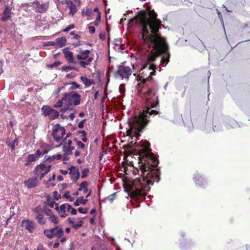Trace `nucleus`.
I'll return each mask as SVG.
<instances>
[{
    "instance_id": "obj_1",
    "label": "nucleus",
    "mask_w": 250,
    "mask_h": 250,
    "mask_svg": "<svg viewBox=\"0 0 250 250\" xmlns=\"http://www.w3.org/2000/svg\"><path fill=\"white\" fill-rule=\"evenodd\" d=\"M157 15L154 10L147 12L140 11L138 14L129 21V23L136 24L142 31L144 42L148 44L149 47L153 45V50L147 51L146 62L143 63L141 71L145 69L150 62H154L160 55H162L161 63L166 66L169 62L170 53L168 46L165 38L158 34L162 25L161 21L157 18Z\"/></svg>"
},
{
    "instance_id": "obj_2",
    "label": "nucleus",
    "mask_w": 250,
    "mask_h": 250,
    "mask_svg": "<svg viewBox=\"0 0 250 250\" xmlns=\"http://www.w3.org/2000/svg\"><path fill=\"white\" fill-rule=\"evenodd\" d=\"M150 146V143L146 141L142 143V148L138 150V167L134 169L133 174H140L141 177L134 179L130 186L131 197L145 199L146 192L150 190L153 182L160 180V171L157 167L159 162L151 152Z\"/></svg>"
},
{
    "instance_id": "obj_3",
    "label": "nucleus",
    "mask_w": 250,
    "mask_h": 250,
    "mask_svg": "<svg viewBox=\"0 0 250 250\" xmlns=\"http://www.w3.org/2000/svg\"><path fill=\"white\" fill-rule=\"evenodd\" d=\"M149 69L153 71L150 73L149 76L146 78L138 77L137 80L140 82L138 83V88H141L139 93L142 99L145 101L146 107L139 115L133 116L128 119V124L129 128L126 131V135L129 137L132 136L137 139L140 136L145 127L148 124L149 120L147 118L152 115H157L159 112L155 110H151V108H155L159 104L158 96L156 95L157 89L152 82V75H155L156 65L150 62Z\"/></svg>"
},
{
    "instance_id": "obj_4",
    "label": "nucleus",
    "mask_w": 250,
    "mask_h": 250,
    "mask_svg": "<svg viewBox=\"0 0 250 250\" xmlns=\"http://www.w3.org/2000/svg\"><path fill=\"white\" fill-rule=\"evenodd\" d=\"M90 51L84 50L79 48L76 50V58L78 65H80L83 68H85L87 66L90 65L94 58L90 56Z\"/></svg>"
},
{
    "instance_id": "obj_5",
    "label": "nucleus",
    "mask_w": 250,
    "mask_h": 250,
    "mask_svg": "<svg viewBox=\"0 0 250 250\" xmlns=\"http://www.w3.org/2000/svg\"><path fill=\"white\" fill-rule=\"evenodd\" d=\"M62 100L66 107H64L61 109L62 111L65 112L69 109V106L77 105L80 104L81 96L75 91H71L69 93H65L62 97Z\"/></svg>"
},
{
    "instance_id": "obj_6",
    "label": "nucleus",
    "mask_w": 250,
    "mask_h": 250,
    "mask_svg": "<svg viewBox=\"0 0 250 250\" xmlns=\"http://www.w3.org/2000/svg\"><path fill=\"white\" fill-rule=\"evenodd\" d=\"M65 134V129L64 127L61 126L60 125L57 124L52 133L54 140L57 142L62 141L63 136Z\"/></svg>"
},
{
    "instance_id": "obj_7",
    "label": "nucleus",
    "mask_w": 250,
    "mask_h": 250,
    "mask_svg": "<svg viewBox=\"0 0 250 250\" xmlns=\"http://www.w3.org/2000/svg\"><path fill=\"white\" fill-rule=\"evenodd\" d=\"M46 153L47 148L46 147L38 149L35 153L31 154L28 156L26 159V161L27 162L25 163V165L28 166L29 165V163L35 161L39 158H40L41 156H42L44 154H46Z\"/></svg>"
},
{
    "instance_id": "obj_8",
    "label": "nucleus",
    "mask_w": 250,
    "mask_h": 250,
    "mask_svg": "<svg viewBox=\"0 0 250 250\" xmlns=\"http://www.w3.org/2000/svg\"><path fill=\"white\" fill-rule=\"evenodd\" d=\"M47 203L44 202L43 208L40 206H38L35 208L34 211L37 214L36 216L38 222L41 224H44L45 223V219L43 218V214H47V210L45 208L46 207Z\"/></svg>"
},
{
    "instance_id": "obj_9",
    "label": "nucleus",
    "mask_w": 250,
    "mask_h": 250,
    "mask_svg": "<svg viewBox=\"0 0 250 250\" xmlns=\"http://www.w3.org/2000/svg\"><path fill=\"white\" fill-rule=\"evenodd\" d=\"M62 51L64 55V57L68 63L72 64L74 65H78V62L76 61V55L74 56L73 52L69 50L68 47L62 49Z\"/></svg>"
},
{
    "instance_id": "obj_10",
    "label": "nucleus",
    "mask_w": 250,
    "mask_h": 250,
    "mask_svg": "<svg viewBox=\"0 0 250 250\" xmlns=\"http://www.w3.org/2000/svg\"><path fill=\"white\" fill-rule=\"evenodd\" d=\"M131 73L132 70L130 67L125 66L124 64L119 65L117 74L122 79L125 78L128 80Z\"/></svg>"
},
{
    "instance_id": "obj_11",
    "label": "nucleus",
    "mask_w": 250,
    "mask_h": 250,
    "mask_svg": "<svg viewBox=\"0 0 250 250\" xmlns=\"http://www.w3.org/2000/svg\"><path fill=\"white\" fill-rule=\"evenodd\" d=\"M34 171L35 176L41 180L47 174V167L43 164H41L36 167Z\"/></svg>"
},
{
    "instance_id": "obj_12",
    "label": "nucleus",
    "mask_w": 250,
    "mask_h": 250,
    "mask_svg": "<svg viewBox=\"0 0 250 250\" xmlns=\"http://www.w3.org/2000/svg\"><path fill=\"white\" fill-rule=\"evenodd\" d=\"M48 238H52L53 237H56L58 239L61 238L63 234V231L62 229L56 226L49 230H48Z\"/></svg>"
},
{
    "instance_id": "obj_13",
    "label": "nucleus",
    "mask_w": 250,
    "mask_h": 250,
    "mask_svg": "<svg viewBox=\"0 0 250 250\" xmlns=\"http://www.w3.org/2000/svg\"><path fill=\"white\" fill-rule=\"evenodd\" d=\"M62 151L64 152L65 154L69 155L72 154V151L74 150L75 146H72V141L69 139H64L62 141Z\"/></svg>"
},
{
    "instance_id": "obj_14",
    "label": "nucleus",
    "mask_w": 250,
    "mask_h": 250,
    "mask_svg": "<svg viewBox=\"0 0 250 250\" xmlns=\"http://www.w3.org/2000/svg\"><path fill=\"white\" fill-rule=\"evenodd\" d=\"M21 226L31 233L34 231L36 228L34 222L29 219L23 220L21 222Z\"/></svg>"
},
{
    "instance_id": "obj_15",
    "label": "nucleus",
    "mask_w": 250,
    "mask_h": 250,
    "mask_svg": "<svg viewBox=\"0 0 250 250\" xmlns=\"http://www.w3.org/2000/svg\"><path fill=\"white\" fill-rule=\"evenodd\" d=\"M193 179L196 185L200 187H204L207 184L206 179L199 173L194 174Z\"/></svg>"
},
{
    "instance_id": "obj_16",
    "label": "nucleus",
    "mask_w": 250,
    "mask_h": 250,
    "mask_svg": "<svg viewBox=\"0 0 250 250\" xmlns=\"http://www.w3.org/2000/svg\"><path fill=\"white\" fill-rule=\"evenodd\" d=\"M11 9L8 5L5 6L4 12L1 14V20L2 21H6L9 20L12 16L13 13L11 11Z\"/></svg>"
},
{
    "instance_id": "obj_17",
    "label": "nucleus",
    "mask_w": 250,
    "mask_h": 250,
    "mask_svg": "<svg viewBox=\"0 0 250 250\" xmlns=\"http://www.w3.org/2000/svg\"><path fill=\"white\" fill-rule=\"evenodd\" d=\"M69 174L71 175V180L76 183L80 178V172L78 169L75 168L74 167H71L69 168Z\"/></svg>"
},
{
    "instance_id": "obj_18",
    "label": "nucleus",
    "mask_w": 250,
    "mask_h": 250,
    "mask_svg": "<svg viewBox=\"0 0 250 250\" xmlns=\"http://www.w3.org/2000/svg\"><path fill=\"white\" fill-rule=\"evenodd\" d=\"M38 179L36 176L34 178H30L25 182V185L29 188L35 187L38 183Z\"/></svg>"
},
{
    "instance_id": "obj_19",
    "label": "nucleus",
    "mask_w": 250,
    "mask_h": 250,
    "mask_svg": "<svg viewBox=\"0 0 250 250\" xmlns=\"http://www.w3.org/2000/svg\"><path fill=\"white\" fill-rule=\"evenodd\" d=\"M67 4L70 10L69 14L74 16L77 12L76 5L71 0L68 2Z\"/></svg>"
},
{
    "instance_id": "obj_20",
    "label": "nucleus",
    "mask_w": 250,
    "mask_h": 250,
    "mask_svg": "<svg viewBox=\"0 0 250 250\" xmlns=\"http://www.w3.org/2000/svg\"><path fill=\"white\" fill-rule=\"evenodd\" d=\"M59 116V113L56 110L52 109L48 106V116L52 119L57 118Z\"/></svg>"
},
{
    "instance_id": "obj_21",
    "label": "nucleus",
    "mask_w": 250,
    "mask_h": 250,
    "mask_svg": "<svg viewBox=\"0 0 250 250\" xmlns=\"http://www.w3.org/2000/svg\"><path fill=\"white\" fill-rule=\"evenodd\" d=\"M88 185L89 183L87 181L82 182L79 185V188L78 189V190L80 191H83L84 193H87L88 191Z\"/></svg>"
},
{
    "instance_id": "obj_22",
    "label": "nucleus",
    "mask_w": 250,
    "mask_h": 250,
    "mask_svg": "<svg viewBox=\"0 0 250 250\" xmlns=\"http://www.w3.org/2000/svg\"><path fill=\"white\" fill-rule=\"evenodd\" d=\"M35 5L36 9L39 12H45L47 10V5L45 3L40 4L39 2H37Z\"/></svg>"
},
{
    "instance_id": "obj_23",
    "label": "nucleus",
    "mask_w": 250,
    "mask_h": 250,
    "mask_svg": "<svg viewBox=\"0 0 250 250\" xmlns=\"http://www.w3.org/2000/svg\"><path fill=\"white\" fill-rule=\"evenodd\" d=\"M80 79L83 82L85 86H88L94 84V81L93 79H88L86 76H81Z\"/></svg>"
},
{
    "instance_id": "obj_24",
    "label": "nucleus",
    "mask_w": 250,
    "mask_h": 250,
    "mask_svg": "<svg viewBox=\"0 0 250 250\" xmlns=\"http://www.w3.org/2000/svg\"><path fill=\"white\" fill-rule=\"evenodd\" d=\"M67 205L66 204H62L60 207H59V210H57L60 215V216L62 217H65L67 214L65 213V209L66 208Z\"/></svg>"
},
{
    "instance_id": "obj_25",
    "label": "nucleus",
    "mask_w": 250,
    "mask_h": 250,
    "mask_svg": "<svg viewBox=\"0 0 250 250\" xmlns=\"http://www.w3.org/2000/svg\"><path fill=\"white\" fill-rule=\"evenodd\" d=\"M56 42L60 47H62L65 45L66 39L64 37L58 38L56 39Z\"/></svg>"
},
{
    "instance_id": "obj_26",
    "label": "nucleus",
    "mask_w": 250,
    "mask_h": 250,
    "mask_svg": "<svg viewBox=\"0 0 250 250\" xmlns=\"http://www.w3.org/2000/svg\"><path fill=\"white\" fill-rule=\"evenodd\" d=\"M87 202V199H84L83 196H81L74 203V205L75 207H78L80 205V204L83 205L86 204Z\"/></svg>"
},
{
    "instance_id": "obj_27",
    "label": "nucleus",
    "mask_w": 250,
    "mask_h": 250,
    "mask_svg": "<svg viewBox=\"0 0 250 250\" xmlns=\"http://www.w3.org/2000/svg\"><path fill=\"white\" fill-rule=\"evenodd\" d=\"M92 13V10L91 8H86V10L83 9L82 11V15L83 17H89Z\"/></svg>"
},
{
    "instance_id": "obj_28",
    "label": "nucleus",
    "mask_w": 250,
    "mask_h": 250,
    "mask_svg": "<svg viewBox=\"0 0 250 250\" xmlns=\"http://www.w3.org/2000/svg\"><path fill=\"white\" fill-rule=\"evenodd\" d=\"M18 144H19V141L17 138L14 139L12 143H6L7 146H10L12 150H14L15 149V146H18Z\"/></svg>"
},
{
    "instance_id": "obj_29",
    "label": "nucleus",
    "mask_w": 250,
    "mask_h": 250,
    "mask_svg": "<svg viewBox=\"0 0 250 250\" xmlns=\"http://www.w3.org/2000/svg\"><path fill=\"white\" fill-rule=\"evenodd\" d=\"M49 198H50V197H49L48 195V206H49L51 208H53L54 206H55V209L57 210H59V205L55 202L50 201L49 200Z\"/></svg>"
},
{
    "instance_id": "obj_30",
    "label": "nucleus",
    "mask_w": 250,
    "mask_h": 250,
    "mask_svg": "<svg viewBox=\"0 0 250 250\" xmlns=\"http://www.w3.org/2000/svg\"><path fill=\"white\" fill-rule=\"evenodd\" d=\"M62 70L64 71H68L70 70H78V69L76 68V67L75 66H72V65H64L62 67Z\"/></svg>"
},
{
    "instance_id": "obj_31",
    "label": "nucleus",
    "mask_w": 250,
    "mask_h": 250,
    "mask_svg": "<svg viewBox=\"0 0 250 250\" xmlns=\"http://www.w3.org/2000/svg\"><path fill=\"white\" fill-rule=\"evenodd\" d=\"M90 173L88 168H85L82 171L81 178L84 179L86 178Z\"/></svg>"
},
{
    "instance_id": "obj_32",
    "label": "nucleus",
    "mask_w": 250,
    "mask_h": 250,
    "mask_svg": "<svg viewBox=\"0 0 250 250\" xmlns=\"http://www.w3.org/2000/svg\"><path fill=\"white\" fill-rule=\"evenodd\" d=\"M117 193L118 192H116L113 194H111L107 197V199L111 203H112L114 200L116 198Z\"/></svg>"
},
{
    "instance_id": "obj_33",
    "label": "nucleus",
    "mask_w": 250,
    "mask_h": 250,
    "mask_svg": "<svg viewBox=\"0 0 250 250\" xmlns=\"http://www.w3.org/2000/svg\"><path fill=\"white\" fill-rule=\"evenodd\" d=\"M78 133L79 134H82V136L83 137V138H82V141L84 142H86L87 140L86 137V132L84 130H81V131H79L78 132Z\"/></svg>"
},
{
    "instance_id": "obj_34",
    "label": "nucleus",
    "mask_w": 250,
    "mask_h": 250,
    "mask_svg": "<svg viewBox=\"0 0 250 250\" xmlns=\"http://www.w3.org/2000/svg\"><path fill=\"white\" fill-rule=\"evenodd\" d=\"M50 219L51 222L54 223L55 224H57L58 223V218L55 215H51L50 217Z\"/></svg>"
},
{
    "instance_id": "obj_35",
    "label": "nucleus",
    "mask_w": 250,
    "mask_h": 250,
    "mask_svg": "<svg viewBox=\"0 0 250 250\" xmlns=\"http://www.w3.org/2000/svg\"><path fill=\"white\" fill-rule=\"evenodd\" d=\"M83 225V221L79 220V221L78 223H77L76 224L75 223V226H74V228L75 229H78L79 228L82 227Z\"/></svg>"
},
{
    "instance_id": "obj_36",
    "label": "nucleus",
    "mask_w": 250,
    "mask_h": 250,
    "mask_svg": "<svg viewBox=\"0 0 250 250\" xmlns=\"http://www.w3.org/2000/svg\"><path fill=\"white\" fill-rule=\"evenodd\" d=\"M76 145H77L78 147L79 148L84 149L85 147V145L80 141H77Z\"/></svg>"
},
{
    "instance_id": "obj_37",
    "label": "nucleus",
    "mask_w": 250,
    "mask_h": 250,
    "mask_svg": "<svg viewBox=\"0 0 250 250\" xmlns=\"http://www.w3.org/2000/svg\"><path fill=\"white\" fill-rule=\"evenodd\" d=\"M101 20V12H99V14L96 20L94 21V24L95 26H98L99 24V22Z\"/></svg>"
},
{
    "instance_id": "obj_38",
    "label": "nucleus",
    "mask_w": 250,
    "mask_h": 250,
    "mask_svg": "<svg viewBox=\"0 0 250 250\" xmlns=\"http://www.w3.org/2000/svg\"><path fill=\"white\" fill-rule=\"evenodd\" d=\"M75 28V25L73 24L69 25L68 27H66L63 29V31L65 32H68L70 30L74 29Z\"/></svg>"
},
{
    "instance_id": "obj_39",
    "label": "nucleus",
    "mask_w": 250,
    "mask_h": 250,
    "mask_svg": "<svg viewBox=\"0 0 250 250\" xmlns=\"http://www.w3.org/2000/svg\"><path fill=\"white\" fill-rule=\"evenodd\" d=\"M75 218H71L69 217L68 218V223L72 225V227L74 228V226H75Z\"/></svg>"
},
{
    "instance_id": "obj_40",
    "label": "nucleus",
    "mask_w": 250,
    "mask_h": 250,
    "mask_svg": "<svg viewBox=\"0 0 250 250\" xmlns=\"http://www.w3.org/2000/svg\"><path fill=\"white\" fill-rule=\"evenodd\" d=\"M71 84H72L74 86H71L70 87L71 89H74L75 88H80V86L79 84H78L76 82H72L71 83Z\"/></svg>"
},
{
    "instance_id": "obj_41",
    "label": "nucleus",
    "mask_w": 250,
    "mask_h": 250,
    "mask_svg": "<svg viewBox=\"0 0 250 250\" xmlns=\"http://www.w3.org/2000/svg\"><path fill=\"white\" fill-rule=\"evenodd\" d=\"M78 210L80 213L86 214L88 209L87 208H79Z\"/></svg>"
},
{
    "instance_id": "obj_42",
    "label": "nucleus",
    "mask_w": 250,
    "mask_h": 250,
    "mask_svg": "<svg viewBox=\"0 0 250 250\" xmlns=\"http://www.w3.org/2000/svg\"><path fill=\"white\" fill-rule=\"evenodd\" d=\"M99 38L102 40V41H104L105 40V38H106V33L105 32H101L100 34H99Z\"/></svg>"
},
{
    "instance_id": "obj_43",
    "label": "nucleus",
    "mask_w": 250,
    "mask_h": 250,
    "mask_svg": "<svg viewBox=\"0 0 250 250\" xmlns=\"http://www.w3.org/2000/svg\"><path fill=\"white\" fill-rule=\"evenodd\" d=\"M86 122V119H84L82 120L80 123L78 124V127L79 128H82L84 126V123Z\"/></svg>"
},
{
    "instance_id": "obj_44",
    "label": "nucleus",
    "mask_w": 250,
    "mask_h": 250,
    "mask_svg": "<svg viewBox=\"0 0 250 250\" xmlns=\"http://www.w3.org/2000/svg\"><path fill=\"white\" fill-rule=\"evenodd\" d=\"M63 101L62 100H62H59L56 105H55V106L56 107H61L62 106V104H63Z\"/></svg>"
},
{
    "instance_id": "obj_45",
    "label": "nucleus",
    "mask_w": 250,
    "mask_h": 250,
    "mask_svg": "<svg viewBox=\"0 0 250 250\" xmlns=\"http://www.w3.org/2000/svg\"><path fill=\"white\" fill-rule=\"evenodd\" d=\"M88 29L89 31V33L91 34H93L95 32V28L94 26H90L88 27Z\"/></svg>"
},
{
    "instance_id": "obj_46",
    "label": "nucleus",
    "mask_w": 250,
    "mask_h": 250,
    "mask_svg": "<svg viewBox=\"0 0 250 250\" xmlns=\"http://www.w3.org/2000/svg\"><path fill=\"white\" fill-rule=\"evenodd\" d=\"M43 114L45 116H47V105H43L42 107Z\"/></svg>"
},
{
    "instance_id": "obj_47",
    "label": "nucleus",
    "mask_w": 250,
    "mask_h": 250,
    "mask_svg": "<svg viewBox=\"0 0 250 250\" xmlns=\"http://www.w3.org/2000/svg\"><path fill=\"white\" fill-rule=\"evenodd\" d=\"M61 64V62L58 61V62H55L53 64L50 65V67H53V66H58V65H60Z\"/></svg>"
},
{
    "instance_id": "obj_48",
    "label": "nucleus",
    "mask_w": 250,
    "mask_h": 250,
    "mask_svg": "<svg viewBox=\"0 0 250 250\" xmlns=\"http://www.w3.org/2000/svg\"><path fill=\"white\" fill-rule=\"evenodd\" d=\"M59 242L58 240H57V241L53 244V247L54 249H57L59 247Z\"/></svg>"
},
{
    "instance_id": "obj_49",
    "label": "nucleus",
    "mask_w": 250,
    "mask_h": 250,
    "mask_svg": "<svg viewBox=\"0 0 250 250\" xmlns=\"http://www.w3.org/2000/svg\"><path fill=\"white\" fill-rule=\"evenodd\" d=\"M44 250L43 246L42 244H40L38 246L37 248L36 249H35V250Z\"/></svg>"
},
{
    "instance_id": "obj_50",
    "label": "nucleus",
    "mask_w": 250,
    "mask_h": 250,
    "mask_svg": "<svg viewBox=\"0 0 250 250\" xmlns=\"http://www.w3.org/2000/svg\"><path fill=\"white\" fill-rule=\"evenodd\" d=\"M69 191H65L64 195H63V197L64 198H65L66 199H68L69 197H70V195H69Z\"/></svg>"
},
{
    "instance_id": "obj_51",
    "label": "nucleus",
    "mask_w": 250,
    "mask_h": 250,
    "mask_svg": "<svg viewBox=\"0 0 250 250\" xmlns=\"http://www.w3.org/2000/svg\"><path fill=\"white\" fill-rule=\"evenodd\" d=\"M54 197L56 200H58L59 198L60 197V195H58L59 197L57 196H58V192L57 191H55L54 192Z\"/></svg>"
},
{
    "instance_id": "obj_52",
    "label": "nucleus",
    "mask_w": 250,
    "mask_h": 250,
    "mask_svg": "<svg viewBox=\"0 0 250 250\" xmlns=\"http://www.w3.org/2000/svg\"><path fill=\"white\" fill-rule=\"evenodd\" d=\"M81 38V36L75 34L73 36V39L75 40H79Z\"/></svg>"
},
{
    "instance_id": "obj_53",
    "label": "nucleus",
    "mask_w": 250,
    "mask_h": 250,
    "mask_svg": "<svg viewBox=\"0 0 250 250\" xmlns=\"http://www.w3.org/2000/svg\"><path fill=\"white\" fill-rule=\"evenodd\" d=\"M71 213L73 215H76L77 214V210L73 208L70 211Z\"/></svg>"
},
{
    "instance_id": "obj_54",
    "label": "nucleus",
    "mask_w": 250,
    "mask_h": 250,
    "mask_svg": "<svg viewBox=\"0 0 250 250\" xmlns=\"http://www.w3.org/2000/svg\"><path fill=\"white\" fill-rule=\"evenodd\" d=\"M81 155V152L78 150H76L74 153V155L75 157H78Z\"/></svg>"
},
{
    "instance_id": "obj_55",
    "label": "nucleus",
    "mask_w": 250,
    "mask_h": 250,
    "mask_svg": "<svg viewBox=\"0 0 250 250\" xmlns=\"http://www.w3.org/2000/svg\"><path fill=\"white\" fill-rule=\"evenodd\" d=\"M60 172L62 174L64 175H66L68 173V171L67 170H64L62 169H61Z\"/></svg>"
},
{
    "instance_id": "obj_56",
    "label": "nucleus",
    "mask_w": 250,
    "mask_h": 250,
    "mask_svg": "<svg viewBox=\"0 0 250 250\" xmlns=\"http://www.w3.org/2000/svg\"><path fill=\"white\" fill-rule=\"evenodd\" d=\"M75 116L74 113H71V114H70V115H69V118H70V119L71 120H72H72H74V118H75Z\"/></svg>"
},
{
    "instance_id": "obj_57",
    "label": "nucleus",
    "mask_w": 250,
    "mask_h": 250,
    "mask_svg": "<svg viewBox=\"0 0 250 250\" xmlns=\"http://www.w3.org/2000/svg\"><path fill=\"white\" fill-rule=\"evenodd\" d=\"M63 180V178L62 175H59L57 177V180L58 181H62Z\"/></svg>"
},
{
    "instance_id": "obj_58",
    "label": "nucleus",
    "mask_w": 250,
    "mask_h": 250,
    "mask_svg": "<svg viewBox=\"0 0 250 250\" xmlns=\"http://www.w3.org/2000/svg\"><path fill=\"white\" fill-rule=\"evenodd\" d=\"M67 205V211H70L73 208L72 207V206L69 204H66Z\"/></svg>"
},
{
    "instance_id": "obj_59",
    "label": "nucleus",
    "mask_w": 250,
    "mask_h": 250,
    "mask_svg": "<svg viewBox=\"0 0 250 250\" xmlns=\"http://www.w3.org/2000/svg\"><path fill=\"white\" fill-rule=\"evenodd\" d=\"M67 185L66 183H63L62 184V189H65L67 188Z\"/></svg>"
},
{
    "instance_id": "obj_60",
    "label": "nucleus",
    "mask_w": 250,
    "mask_h": 250,
    "mask_svg": "<svg viewBox=\"0 0 250 250\" xmlns=\"http://www.w3.org/2000/svg\"><path fill=\"white\" fill-rule=\"evenodd\" d=\"M56 158H57V160H61L62 158V156L61 154H57L56 156Z\"/></svg>"
},
{
    "instance_id": "obj_61",
    "label": "nucleus",
    "mask_w": 250,
    "mask_h": 250,
    "mask_svg": "<svg viewBox=\"0 0 250 250\" xmlns=\"http://www.w3.org/2000/svg\"><path fill=\"white\" fill-rule=\"evenodd\" d=\"M94 223H95V219L93 218H91L90 220V224L93 225V224H94Z\"/></svg>"
},
{
    "instance_id": "obj_62",
    "label": "nucleus",
    "mask_w": 250,
    "mask_h": 250,
    "mask_svg": "<svg viewBox=\"0 0 250 250\" xmlns=\"http://www.w3.org/2000/svg\"><path fill=\"white\" fill-rule=\"evenodd\" d=\"M0 5H5V2L4 0H0Z\"/></svg>"
},
{
    "instance_id": "obj_63",
    "label": "nucleus",
    "mask_w": 250,
    "mask_h": 250,
    "mask_svg": "<svg viewBox=\"0 0 250 250\" xmlns=\"http://www.w3.org/2000/svg\"><path fill=\"white\" fill-rule=\"evenodd\" d=\"M72 135V134L70 132H68L66 133V136L65 138H66V139H68V138H69Z\"/></svg>"
},
{
    "instance_id": "obj_64",
    "label": "nucleus",
    "mask_w": 250,
    "mask_h": 250,
    "mask_svg": "<svg viewBox=\"0 0 250 250\" xmlns=\"http://www.w3.org/2000/svg\"><path fill=\"white\" fill-rule=\"evenodd\" d=\"M96 212V210L95 208H93L90 210V214H94Z\"/></svg>"
}]
</instances>
